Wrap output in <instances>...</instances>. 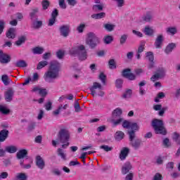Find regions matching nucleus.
Instances as JSON below:
<instances>
[{"mask_svg": "<svg viewBox=\"0 0 180 180\" xmlns=\"http://www.w3.org/2000/svg\"><path fill=\"white\" fill-rule=\"evenodd\" d=\"M61 70V64L57 60H52L50 63L48 70L44 75L45 82L51 84L54 82L58 77H60V70Z\"/></svg>", "mask_w": 180, "mask_h": 180, "instance_id": "f257e3e1", "label": "nucleus"}, {"mask_svg": "<svg viewBox=\"0 0 180 180\" xmlns=\"http://www.w3.org/2000/svg\"><path fill=\"white\" fill-rule=\"evenodd\" d=\"M70 54H71V56H77L80 61H84V60L88 58V52L84 45L72 47L70 50Z\"/></svg>", "mask_w": 180, "mask_h": 180, "instance_id": "f03ea898", "label": "nucleus"}, {"mask_svg": "<svg viewBox=\"0 0 180 180\" xmlns=\"http://www.w3.org/2000/svg\"><path fill=\"white\" fill-rule=\"evenodd\" d=\"M70 134L68 129L63 127L61 128L58 134V140L60 143H62V148H67L70 146Z\"/></svg>", "mask_w": 180, "mask_h": 180, "instance_id": "7ed1b4c3", "label": "nucleus"}, {"mask_svg": "<svg viewBox=\"0 0 180 180\" xmlns=\"http://www.w3.org/2000/svg\"><path fill=\"white\" fill-rule=\"evenodd\" d=\"M86 38V44L89 46V49L94 50L98 47V45L101 44V39L98 37V35L94 32H89Z\"/></svg>", "mask_w": 180, "mask_h": 180, "instance_id": "20e7f679", "label": "nucleus"}, {"mask_svg": "<svg viewBox=\"0 0 180 180\" xmlns=\"http://www.w3.org/2000/svg\"><path fill=\"white\" fill-rule=\"evenodd\" d=\"M151 126L155 134H162V136L167 134V129L164 126V121L162 120L154 119L151 122Z\"/></svg>", "mask_w": 180, "mask_h": 180, "instance_id": "39448f33", "label": "nucleus"}, {"mask_svg": "<svg viewBox=\"0 0 180 180\" xmlns=\"http://www.w3.org/2000/svg\"><path fill=\"white\" fill-rule=\"evenodd\" d=\"M129 136V144L134 150H139L143 146V141L140 139H136V132L134 131H128Z\"/></svg>", "mask_w": 180, "mask_h": 180, "instance_id": "423d86ee", "label": "nucleus"}, {"mask_svg": "<svg viewBox=\"0 0 180 180\" xmlns=\"http://www.w3.org/2000/svg\"><path fill=\"white\" fill-rule=\"evenodd\" d=\"M59 32L60 33V36L63 37H68L70 34V25H63L59 27Z\"/></svg>", "mask_w": 180, "mask_h": 180, "instance_id": "0eeeda50", "label": "nucleus"}, {"mask_svg": "<svg viewBox=\"0 0 180 180\" xmlns=\"http://www.w3.org/2000/svg\"><path fill=\"white\" fill-rule=\"evenodd\" d=\"M131 70L129 68L124 69L122 71V77L124 78H127V79H129V81H134L136 79V75L130 72Z\"/></svg>", "mask_w": 180, "mask_h": 180, "instance_id": "6e6552de", "label": "nucleus"}, {"mask_svg": "<svg viewBox=\"0 0 180 180\" xmlns=\"http://www.w3.org/2000/svg\"><path fill=\"white\" fill-rule=\"evenodd\" d=\"M102 84L98 82H94L91 87H90V91L91 92L92 96H95L97 95L96 94V89H98V91H102L103 89Z\"/></svg>", "mask_w": 180, "mask_h": 180, "instance_id": "1a4fd4ad", "label": "nucleus"}, {"mask_svg": "<svg viewBox=\"0 0 180 180\" xmlns=\"http://www.w3.org/2000/svg\"><path fill=\"white\" fill-rule=\"evenodd\" d=\"M162 43H164V35L162 34H160L157 36L154 46L155 49H161L162 47Z\"/></svg>", "mask_w": 180, "mask_h": 180, "instance_id": "9d476101", "label": "nucleus"}, {"mask_svg": "<svg viewBox=\"0 0 180 180\" xmlns=\"http://www.w3.org/2000/svg\"><path fill=\"white\" fill-rule=\"evenodd\" d=\"M36 165L38 168H39V169H44L46 162L41 156L38 155L36 157Z\"/></svg>", "mask_w": 180, "mask_h": 180, "instance_id": "9b49d317", "label": "nucleus"}, {"mask_svg": "<svg viewBox=\"0 0 180 180\" xmlns=\"http://www.w3.org/2000/svg\"><path fill=\"white\" fill-rule=\"evenodd\" d=\"M11 61V56L0 50V63L1 64H8Z\"/></svg>", "mask_w": 180, "mask_h": 180, "instance_id": "f8f14e48", "label": "nucleus"}, {"mask_svg": "<svg viewBox=\"0 0 180 180\" xmlns=\"http://www.w3.org/2000/svg\"><path fill=\"white\" fill-rule=\"evenodd\" d=\"M131 168H133V166H131V163H130V162H125L122 165L121 169L122 175H126V174H129Z\"/></svg>", "mask_w": 180, "mask_h": 180, "instance_id": "ddd939ff", "label": "nucleus"}, {"mask_svg": "<svg viewBox=\"0 0 180 180\" xmlns=\"http://www.w3.org/2000/svg\"><path fill=\"white\" fill-rule=\"evenodd\" d=\"M15 91L12 89H8V91L5 92L4 97L6 102H11L12 99H13V95Z\"/></svg>", "mask_w": 180, "mask_h": 180, "instance_id": "4468645a", "label": "nucleus"}, {"mask_svg": "<svg viewBox=\"0 0 180 180\" xmlns=\"http://www.w3.org/2000/svg\"><path fill=\"white\" fill-rule=\"evenodd\" d=\"M130 153V149L128 148H123L120 154V158L122 161L126 160V158L129 155Z\"/></svg>", "mask_w": 180, "mask_h": 180, "instance_id": "2eb2a0df", "label": "nucleus"}, {"mask_svg": "<svg viewBox=\"0 0 180 180\" xmlns=\"http://www.w3.org/2000/svg\"><path fill=\"white\" fill-rule=\"evenodd\" d=\"M9 136V131L7 129H3L0 131V143H4Z\"/></svg>", "mask_w": 180, "mask_h": 180, "instance_id": "dca6fc26", "label": "nucleus"}, {"mask_svg": "<svg viewBox=\"0 0 180 180\" xmlns=\"http://www.w3.org/2000/svg\"><path fill=\"white\" fill-rule=\"evenodd\" d=\"M16 157L18 160H23V158H25V157H27V150L22 149L20 150L17 153H16Z\"/></svg>", "mask_w": 180, "mask_h": 180, "instance_id": "f3484780", "label": "nucleus"}, {"mask_svg": "<svg viewBox=\"0 0 180 180\" xmlns=\"http://www.w3.org/2000/svg\"><path fill=\"white\" fill-rule=\"evenodd\" d=\"M6 35L8 39H15L16 37V29L13 27L10 28Z\"/></svg>", "mask_w": 180, "mask_h": 180, "instance_id": "a211bd4d", "label": "nucleus"}, {"mask_svg": "<svg viewBox=\"0 0 180 180\" xmlns=\"http://www.w3.org/2000/svg\"><path fill=\"white\" fill-rule=\"evenodd\" d=\"M32 20V27L33 29H40L41 26H43V21L39 20L38 18H36L35 20Z\"/></svg>", "mask_w": 180, "mask_h": 180, "instance_id": "6ab92c4d", "label": "nucleus"}, {"mask_svg": "<svg viewBox=\"0 0 180 180\" xmlns=\"http://www.w3.org/2000/svg\"><path fill=\"white\" fill-rule=\"evenodd\" d=\"M18 151V147L16 146L11 145L6 146V153L9 154H15Z\"/></svg>", "mask_w": 180, "mask_h": 180, "instance_id": "aec40b11", "label": "nucleus"}, {"mask_svg": "<svg viewBox=\"0 0 180 180\" xmlns=\"http://www.w3.org/2000/svg\"><path fill=\"white\" fill-rule=\"evenodd\" d=\"M143 32L146 36H153V34H154L155 33V31L153 30V27L148 25L145 27Z\"/></svg>", "mask_w": 180, "mask_h": 180, "instance_id": "412c9836", "label": "nucleus"}, {"mask_svg": "<svg viewBox=\"0 0 180 180\" xmlns=\"http://www.w3.org/2000/svg\"><path fill=\"white\" fill-rule=\"evenodd\" d=\"M175 47H176V44H175V43L169 44L165 49V53L166 54H171V53H172V50H174Z\"/></svg>", "mask_w": 180, "mask_h": 180, "instance_id": "4be33fe9", "label": "nucleus"}, {"mask_svg": "<svg viewBox=\"0 0 180 180\" xmlns=\"http://www.w3.org/2000/svg\"><path fill=\"white\" fill-rule=\"evenodd\" d=\"M57 154L58 157H60V158L63 160V161L67 160V153H65V150H63L62 148H58Z\"/></svg>", "mask_w": 180, "mask_h": 180, "instance_id": "5701e85b", "label": "nucleus"}, {"mask_svg": "<svg viewBox=\"0 0 180 180\" xmlns=\"http://www.w3.org/2000/svg\"><path fill=\"white\" fill-rule=\"evenodd\" d=\"M124 119L122 117H118V119L116 120V118H112L111 120V123L114 127H116V126H119V124H121L123 123Z\"/></svg>", "mask_w": 180, "mask_h": 180, "instance_id": "b1692460", "label": "nucleus"}, {"mask_svg": "<svg viewBox=\"0 0 180 180\" xmlns=\"http://www.w3.org/2000/svg\"><path fill=\"white\" fill-rule=\"evenodd\" d=\"M122 113H123L122 109L116 108L112 111V119H117V117H120V116H122Z\"/></svg>", "mask_w": 180, "mask_h": 180, "instance_id": "393cba45", "label": "nucleus"}, {"mask_svg": "<svg viewBox=\"0 0 180 180\" xmlns=\"http://www.w3.org/2000/svg\"><path fill=\"white\" fill-rule=\"evenodd\" d=\"M33 54H43L44 53V48L40 46H36L32 49Z\"/></svg>", "mask_w": 180, "mask_h": 180, "instance_id": "a878e982", "label": "nucleus"}, {"mask_svg": "<svg viewBox=\"0 0 180 180\" xmlns=\"http://www.w3.org/2000/svg\"><path fill=\"white\" fill-rule=\"evenodd\" d=\"M165 72H167V70L164 68H159L157 70L156 74L160 77L164 78L165 77Z\"/></svg>", "mask_w": 180, "mask_h": 180, "instance_id": "bb28decb", "label": "nucleus"}, {"mask_svg": "<svg viewBox=\"0 0 180 180\" xmlns=\"http://www.w3.org/2000/svg\"><path fill=\"white\" fill-rule=\"evenodd\" d=\"M166 32L167 34H171L172 36H174V34H176L178 30L175 27H169L166 29Z\"/></svg>", "mask_w": 180, "mask_h": 180, "instance_id": "cd10ccee", "label": "nucleus"}, {"mask_svg": "<svg viewBox=\"0 0 180 180\" xmlns=\"http://www.w3.org/2000/svg\"><path fill=\"white\" fill-rule=\"evenodd\" d=\"M1 81L6 86H8L11 84V79L7 75H4L1 76Z\"/></svg>", "mask_w": 180, "mask_h": 180, "instance_id": "c85d7f7f", "label": "nucleus"}, {"mask_svg": "<svg viewBox=\"0 0 180 180\" xmlns=\"http://www.w3.org/2000/svg\"><path fill=\"white\" fill-rule=\"evenodd\" d=\"M39 12V8H32L31 13H30V16L31 20H33L34 19H37V13Z\"/></svg>", "mask_w": 180, "mask_h": 180, "instance_id": "c756f323", "label": "nucleus"}, {"mask_svg": "<svg viewBox=\"0 0 180 180\" xmlns=\"http://www.w3.org/2000/svg\"><path fill=\"white\" fill-rule=\"evenodd\" d=\"M106 16V13H94L91 15L92 19H102Z\"/></svg>", "mask_w": 180, "mask_h": 180, "instance_id": "7c9ffc66", "label": "nucleus"}, {"mask_svg": "<svg viewBox=\"0 0 180 180\" xmlns=\"http://www.w3.org/2000/svg\"><path fill=\"white\" fill-rule=\"evenodd\" d=\"M16 67L25 68L27 67V63H26L25 60H20L15 63Z\"/></svg>", "mask_w": 180, "mask_h": 180, "instance_id": "2f4dec72", "label": "nucleus"}, {"mask_svg": "<svg viewBox=\"0 0 180 180\" xmlns=\"http://www.w3.org/2000/svg\"><path fill=\"white\" fill-rule=\"evenodd\" d=\"M0 112L2 115H9L11 110L6 105H0Z\"/></svg>", "mask_w": 180, "mask_h": 180, "instance_id": "473e14b6", "label": "nucleus"}, {"mask_svg": "<svg viewBox=\"0 0 180 180\" xmlns=\"http://www.w3.org/2000/svg\"><path fill=\"white\" fill-rule=\"evenodd\" d=\"M124 137V133L121 131H118L115 133V140L117 141H120V140H123Z\"/></svg>", "mask_w": 180, "mask_h": 180, "instance_id": "72a5a7b5", "label": "nucleus"}, {"mask_svg": "<svg viewBox=\"0 0 180 180\" xmlns=\"http://www.w3.org/2000/svg\"><path fill=\"white\" fill-rule=\"evenodd\" d=\"M103 27L107 32H113V30H115V25L113 24H104Z\"/></svg>", "mask_w": 180, "mask_h": 180, "instance_id": "f704fd0d", "label": "nucleus"}, {"mask_svg": "<svg viewBox=\"0 0 180 180\" xmlns=\"http://www.w3.org/2000/svg\"><path fill=\"white\" fill-rule=\"evenodd\" d=\"M46 65H49V62L47 60H43L38 63L37 70H41V68H44Z\"/></svg>", "mask_w": 180, "mask_h": 180, "instance_id": "c9c22d12", "label": "nucleus"}, {"mask_svg": "<svg viewBox=\"0 0 180 180\" xmlns=\"http://www.w3.org/2000/svg\"><path fill=\"white\" fill-rule=\"evenodd\" d=\"M165 98V94L164 92H159L157 96L155 98V102H160V99H164Z\"/></svg>", "mask_w": 180, "mask_h": 180, "instance_id": "e433bc0d", "label": "nucleus"}, {"mask_svg": "<svg viewBox=\"0 0 180 180\" xmlns=\"http://www.w3.org/2000/svg\"><path fill=\"white\" fill-rule=\"evenodd\" d=\"M129 129H131V131H136L140 129V127H139V125L136 122H131Z\"/></svg>", "mask_w": 180, "mask_h": 180, "instance_id": "4c0bfd02", "label": "nucleus"}, {"mask_svg": "<svg viewBox=\"0 0 180 180\" xmlns=\"http://www.w3.org/2000/svg\"><path fill=\"white\" fill-rule=\"evenodd\" d=\"M41 6H42V9L44 11H46L49 9V6H50V1H49L48 0L42 1Z\"/></svg>", "mask_w": 180, "mask_h": 180, "instance_id": "58836bf2", "label": "nucleus"}, {"mask_svg": "<svg viewBox=\"0 0 180 180\" xmlns=\"http://www.w3.org/2000/svg\"><path fill=\"white\" fill-rule=\"evenodd\" d=\"M108 65H109L110 70H115L116 62H115V59H110L108 62Z\"/></svg>", "mask_w": 180, "mask_h": 180, "instance_id": "ea45409f", "label": "nucleus"}, {"mask_svg": "<svg viewBox=\"0 0 180 180\" xmlns=\"http://www.w3.org/2000/svg\"><path fill=\"white\" fill-rule=\"evenodd\" d=\"M132 94H133V91H131V89H127L125 91V93L122 95V98H124V99L127 98H131Z\"/></svg>", "mask_w": 180, "mask_h": 180, "instance_id": "a19ab883", "label": "nucleus"}, {"mask_svg": "<svg viewBox=\"0 0 180 180\" xmlns=\"http://www.w3.org/2000/svg\"><path fill=\"white\" fill-rule=\"evenodd\" d=\"M144 46H146V42H144V41L141 42V44L139 45V46L138 47L136 53H143V51H144V50L146 49L144 47Z\"/></svg>", "mask_w": 180, "mask_h": 180, "instance_id": "79ce46f5", "label": "nucleus"}, {"mask_svg": "<svg viewBox=\"0 0 180 180\" xmlns=\"http://www.w3.org/2000/svg\"><path fill=\"white\" fill-rule=\"evenodd\" d=\"M112 41H113V37L112 36L108 35L104 37V43L105 44H110Z\"/></svg>", "mask_w": 180, "mask_h": 180, "instance_id": "37998d69", "label": "nucleus"}, {"mask_svg": "<svg viewBox=\"0 0 180 180\" xmlns=\"http://www.w3.org/2000/svg\"><path fill=\"white\" fill-rule=\"evenodd\" d=\"M26 41V37H20L18 38V40L15 42L16 46H22L23 43Z\"/></svg>", "mask_w": 180, "mask_h": 180, "instance_id": "c03bdc74", "label": "nucleus"}, {"mask_svg": "<svg viewBox=\"0 0 180 180\" xmlns=\"http://www.w3.org/2000/svg\"><path fill=\"white\" fill-rule=\"evenodd\" d=\"M146 58L150 62L154 61V53L152 51H148L146 53Z\"/></svg>", "mask_w": 180, "mask_h": 180, "instance_id": "a18cd8bd", "label": "nucleus"}, {"mask_svg": "<svg viewBox=\"0 0 180 180\" xmlns=\"http://www.w3.org/2000/svg\"><path fill=\"white\" fill-rule=\"evenodd\" d=\"M16 178L18 180H27V176L25 173H19L17 174Z\"/></svg>", "mask_w": 180, "mask_h": 180, "instance_id": "49530a36", "label": "nucleus"}, {"mask_svg": "<svg viewBox=\"0 0 180 180\" xmlns=\"http://www.w3.org/2000/svg\"><path fill=\"white\" fill-rule=\"evenodd\" d=\"M116 88L120 89L123 86V79H117L115 82Z\"/></svg>", "mask_w": 180, "mask_h": 180, "instance_id": "de8ad7c7", "label": "nucleus"}, {"mask_svg": "<svg viewBox=\"0 0 180 180\" xmlns=\"http://www.w3.org/2000/svg\"><path fill=\"white\" fill-rule=\"evenodd\" d=\"M23 162H25V160H21L20 161V167H22V168H25V169H29L32 168V165H30V164L24 165Z\"/></svg>", "mask_w": 180, "mask_h": 180, "instance_id": "09e8293b", "label": "nucleus"}, {"mask_svg": "<svg viewBox=\"0 0 180 180\" xmlns=\"http://www.w3.org/2000/svg\"><path fill=\"white\" fill-rule=\"evenodd\" d=\"M98 78L101 80L102 84H103V85H105L106 84V75H105V74H103V72H101Z\"/></svg>", "mask_w": 180, "mask_h": 180, "instance_id": "8fccbe9b", "label": "nucleus"}, {"mask_svg": "<svg viewBox=\"0 0 180 180\" xmlns=\"http://www.w3.org/2000/svg\"><path fill=\"white\" fill-rule=\"evenodd\" d=\"M100 148H101V150H104V151H106V152H108V151H112V150H113V148H112V147H110V146H108V145H103V146H100Z\"/></svg>", "mask_w": 180, "mask_h": 180, "instance_id": "3c124183", "label": "nucleus"}, {"mask_svg": "<svg viewBox=\"0 0 180 180\" xmlns=\"http://www.w3.org/2000/svg\"><path fill=\"white\" fill-rule=\"evenodd\" d=\"M127 34H123L121 36L120 39V44H124V43H126V41H127Z\"/></svg>", "mask_w": 180, "mask_h": 180, "instance_id": "603ef678", "label": "nucleus"}, {"mask_svg": "<svg viewBox=\"0 0 180 180\" xmlns=\"http://www.w3.org/2000/svg\"><path fill=\"white\" fill-rule=\"evenodd\" d=\"M131 124V122L124 120V122H122V127H124V129H130Z\"/></svg>", "mask_w": 180, "mask_h": 180, "instance_id": "864d4df0", "label": "nucleus"}, {"mask_svg": "<svg viewBox=\"0 0 180 180\" xmlns=\"http://www.w3.org/2000/svg\"><path fill=\"white\" fill-rule=\"evenodd\" d=\"M5 155H6V149H4L0 143V158L5 157Z\"/></svg>", "mask_w": 180, "mask_h": 180, "instance_id": "5fc2aeb1", "label": "nucleus"}, {"mask_svg": "<svg viewBox=\"0 0 180 180\" xmlns=\"http://www.w3.org/2000/svg\"><path fill=\"white\" fill-rule=\"evenodd\" d=\"M59 6L61 9H67V4H65V0H59Z\"/></svg>", "mask_w": 180, "mask_h": 180, "instance_id": "6e6d98bb", "label": "nucleus"}, {"mask_svg": "<svg viewBox=\"0 0 180 180\" xmlns=\"http://www.w3.org/2000/svg\"><path fill=\"white\" fill-rule=\"evenodd\" d=\"M150 20H153V15L150 13H148L144 18V21L150 22Z\"/></svg>", "mask_w": 180, "mask_h": 180, "instance_id": "4d7b16f0", "label": "nucleus"}, {"mask_svg": "<svg viewBox=\"0 0 180 180\" xmlns=\"http://www.w3.org/2000/svg\"><path fill=\"white\" fill-rule=\"evenodd\" d=\"M134 178V173L130 172L126 175L124 180H133Z\"/></svg>", "mask_w": 180, "mask_h": 180, "instance_id": "13d9d810", "label": "nucleus"}, {"mask_svg": "<svg viewBox=\"0 0 180 180\" xmlns=\"http://www.w3.org/2000/svg\"><path fill=\"white\" fill-rule=\"evenodd\" d=\"M57 16H58V10H57V8H54L51 13V18L57 19Z\"/></svg>", "mask_w": 180, "mask_h": 180, "instance_id": "bf43d9fd", "label": "nucleus"}, {"mask_svg": "<svg viewBox=\"0 0 180 180\" xmlns=\"http://www.w3.org/2000/svg\"><path fill=\"white\" fill-rule=\"evenodd\" d=\"M75 112H81V106L79 105V103L78 101L75 102Z\"/></svg>", "mask_w": 180, "mask_h": 180, "instance_id": "052dcab7", "label": "nucleus"}, {"mask_svg": "<svg viewBox=\"0 0 180 180\" xmlns=\"http://www.w3.org/2000/svg\"><path fill=\"white\" fill-rule=\"evenodd\" d=\"M72 68L75 72H81V68H79L78 63H75L72 65Z\"/></svg>", "mask_w": 180, "mask_h": 180, "instance_id": "680f3d73", "label": "nucleus"}, {"mask_svg": "<svg viewBox=\"0 0 180 180\" xmlns=\"http://www.w3.org/2000/svg\"><path fill=\"white\" fill-rule=\"evenodd\" d=\"M152 180H162V175L160 173H156Z\"/></svg>", "mask_w": 180, "mask_h": 180, "instance_id": "e2e57ef3", "label": "nucleus"}, {"mask_svg": "<svg viewBox=\"0 0 180 180\" xmlns=\"http://www.w3.org/2000/svg\"><path fill=\"white\" fill-rule=\"evenodd\" d=\"M53 105V103H51V101H48L45 105V109L46 110H51V106Z\"/></svg>", "mask_w": 180, "mask_h": 180, "instance_id": "0e129e2a", "label": "nucleus"}, {"mask_svg": "<svg viewBox=\"0 0 180 180\" xmlns=\"http://www.w3.org/2000/svg\"><path fill=\"white\" fill-rule=\"evenodd\" d=\"M84 29H85L84 24H81L77 27V30L79 33H82V32H84Z\"/></svg>", "mask_w": 180, "mask_h": 180, "instance_id": "69168bd1", "label": "nucleus"}, {"mask_svg": "<svg viewBox=\"0 0 180 180\" xmlns=\"http://www.w3.org/2000/svg\"><path fill=\"white\" fill-rule=\"evenodd\" d=\"M15 17L16 20H22V19H23V14L21 13H17L15 14Z\"/></svg>", "mask_w": 180, "mask_h": 180, "instance_id": "338daca9", "label": "nucleus"}, {"mask_svg": "<svg viewBox=\"0 0 180 180\" xmlns=\"http://www.w3.org/2000/svg\"><path fill=\"white\" fill-rule=\"evenodd\" d=\"M180 138V135L178 132H174L172 139L174 141H176Z\"/></svg>", "mask_w": 180, "mask_h": 180, "instance_id": "774afa93", "label": "nucleus"}]
</instances>
